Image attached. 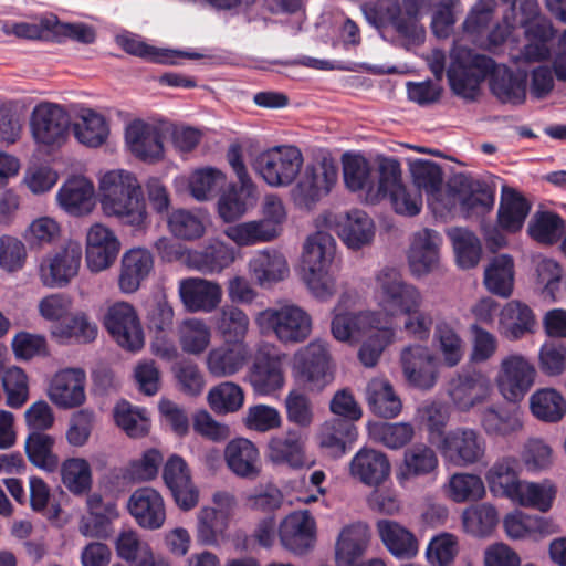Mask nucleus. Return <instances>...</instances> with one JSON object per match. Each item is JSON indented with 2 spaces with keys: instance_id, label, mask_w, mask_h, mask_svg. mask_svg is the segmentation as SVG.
<instances>
[{
  "instance_id": "f257e3e1",
  "label": "nucleus",
  "mask_w": 566,
  "mask_h": 566,
  "mask_svg": "<svg viewBox=\"0 0 566 566\" xmlns=\"http://www.w3.org/2000/svg\"><path fill=\"white\" fill-rule=\"evenodd\" d=\"M490 75L491 92L502 103L520 105L526 98V78L515 74L503 64H495L491 57L478 54L464 46H455L447 71L453 93L467 101H474L481 83Z\"/></svg>"
},
{
  "instance_id": "f03ea898",
  "label": "nucleus",
  "mask_w": 566,
  "mask_h": 566,
  "mask_svg": "<svg viewBox=\"0 0 566 566\" xmlns=\"http://www.w3.org/2000/svg\"><path fill=\"white\" fill-rule=\"evenodd\" d=\"M332 334L343 343L355 344L363 337L358 357L366 367H374L384 349L394 340L395 331L390 321L381 313L363 311L357 314L338 313L333 314Z\"/></svg>"
},
{
  "instance_id": "7ed1b4c3",
  "label": "nucleus",
  "mask_w": 566,
  "mask_h": 566,
  "mask_svg": "<svg viewBox=\"0 0 566 566\" xmlns=\"http://www.w3.org/2000/svg\"><path fill=\"white\" fill-rule=\"evenodd\" d=\"M103 212L120 223L142 229L147 221L146 202L136 176L124 169L105 172L99 179Z\"/></svg>"
},
{
  "instance_id": "20e7f679",
  "label": "nucleus",
  "mask_w": 566,
  "mask_h": 566,
  "mask_svg": "<svg viewBox=\"0 0 566 566\" xmlns=\"http://www.w3.org/2000/svg\"><path fill=\"white\" fill-rule=\"evenodd\" d=\"M375 298L388 321L397 315H408L405 329L418 339L429 336L432 318L426 313H418L421 296L415 285H378Z\"/></svg>"
},
{
  "instance_id": "39448f33",
  "label": "nucleus",
  "mask_w": 566,
  "mask_h": 566,
  "mask_svg": "<svg viewBox=\"0 0 566 566\" xmlns=\"http://www.w3.org/2000/svg\"><path fill=\"white\" fill-rule=\"evenodd\" d=\"M304 164L302 151L292 145H279L259 153L253 169L270 187H289L301 172Z\"/></svg>"
},
{
  "instance_id": "423d86ee",
  "label": "nucleus",
  "mask_w": 566,
  "mask_h": 566,
  "mask_svg": "<svg viewBox=\"0 0 566 566\" xmlns=\"http://www.w3.org/2000/svg\"><path fill=\"white\" fill-rule=\"evenodd\" d=\"M255 322L263 334H274L284 345L302 343L312 332L311 315L293 304L266 308Z\"/></svg>"
},
{
  "instance_id": "0eeeda50",
  "label": "nucleus",
  "mask_w": 566,
  "mask_h": 566,
  "mask_svg": "<svg viewBox=\"0 0 566 566\" xmlns=\"http://www.w3.org/2000/svg\"><path fill=\"white\" fill-rule=\"evenodd\" d=\"M396 158L387 157L379 161L375 171L370 161L363 155L345 154L343 156V175L346 187L358 195L366 203L376 205L380 202V195L384 179V168L395 165Z\"/></svg>"
},
{
  "instance_id": "6e6552de",
  "label": "nucleus",
  "mask_w": 566,
  "mask_h": 566,
  "mask_svg": "<svg viewBox=\"0 0 566 566\" xmlns=\"http://www.w3.org/2000/svg\"><path fill=\"white\" fill-rule=\"evenodd\" d=\"M30 129L36 146L45 151L60 148L69 136L70 116L54 103L38 104L30 116Z\"/></svg>"
},
{
  "instance_id": "1a4fd4ad",
  "label": "nucleus",
  "mask_w": 566,
  "mask_h": 566,
  "mask_svg": "<svg viewBox=\"0 0 566 566\" xmlns=\"http://www.w3.org/2000/svg\"><path fill=\"white\" fill-rule=\"evenodd\" d=\"M536 374L535 365L530 358L512 353L501 359L495 384L506 401L518 402L533 387Z\"/></svg>"
},
{
  "instance_id": "9d476101",
  "label": "nucleus",
  "mask_w": 566,
  "mask_h": 566,
  "mask_svg": "<svg viewBox=\"0 0 566 566\" xmlns=\"http://www.w3.org/2000/svg\"><path fill=\"white\" fill-rule=\"evenodd\" d=\"M437 448L446 462L457 467H471L483 461L486 441L472 428H455L443 434Z\"/></svg>"
},
{
  "instance_id": "9b49d317",
  "label": "nucleus",
  "mask_w": 566,
  "mask_h": 566,
  "mask_svg": "<svg viewBox=\"0 0 566 566\" xmlns=\"http://www.w3.org/2000/svg\"><path fill=\"white\" fill-rule=\"evenodd\" d=\"M335 249V240L327 232L317 231L306 239L302 255L305 283H327L333 272Z\"/></svg>"
},
{
  "instance_id": "f8f14e48",
  "label": "nucleus",
  "mask_w": 566,
  "mask_h": 566,
  "mask_svg": "<svg viewBox=\"0 0 566 566\" xmlns=\"http://www.w3.org/2000/svg\"><path fill=\"white\" fill-rule=\"evenodd\" d=\"M412 182L419 192L427 195L428 205L434 214L440 217L451 212L454 200L444 202L446 192L442 191L443 172L439 164L428 159L409 161Z\"/></svg>"
},
{
  "instance_id": "ddd939ff",
  "label": "nucleus",
  "mask_w": 566,
  "mask_h": 566,
  "mask_svg": "<svg viewBox=\"0 0 566 566\" xmlns=\"http://www.w3.org/2000/svg\"><path fill=\"white\" fill-rule=\"evenodd\" d=\"M338 179V168L333 163L323 161L307 165L302 179L293 191L297 206L311 209L324 196L328 195Z\"/></svg>"
},
{
  "instance_id": "4468645a",
  "label": "nucleus",
  "mask_w": 566,
  "mask_h": 566,
  "mask_svg": "<svg viewBox=\"0 0 566 566\" xmlns=\"http://www.w3.org/2000/svg\"><path fill=\"white\" fill-rule=\"evenodd\" d=\"M104 325L122 348L138 352L144 346L143 328L135 310L128 303L119 302L111 306Z\"/></svg>"
},
{
  "instance_id": "2eb2a0df",
  "label": "nucleus",
  "mask_w": 566,
  "mask_h": 566,
  "mask_svg": "<svg viewBox=\"0 0 566 566\" xmlns=\"http://www.w3.org/2000/svg\"><path fill=\"white\" fill-rule=\"evenodd\" d=\"M82 253L80 242L69 241L59 251L44 255L39 263L42 283H70L78 274Z\"/></svg>"
},
{
  "instance_id": "dca6fc26",
  "label": "nucleus",
  "mask_w": 566,
  "mask_h": 566,
  "mask_svg": "<svg viewBox=\"0 0 566 566\" xmlns=\"http://www.w3.org/2000/svg\"><path fill=\"white\" fill-rule=\"evenodd\" d=\"M384 170L380 202L389 199L394 211L401 216L419 214L422 208V196L419 191L416 192L406 187L400 163L396 160L394 166H385Z\"/></svg>"
},
{
  "instance_id": "f3484780",
  "label": "nucleus",
  "mask_w": 566,
  "mask_h": 566,
  "mask_svg": "<svg viewBox=\"0 0 566 566\" xmlns=\"http://www.w3.org/2000/svg\"><path fill=\"white\" fill-rule=\"evenodd\" d=\"M294 369L305 381L325 387L332 380L327 344L316 339L300 349L294 356Z\"/></svg>"
},
{
  "instance_id": "a211bd4d",
  "label": "nucleus",
  "mask_w": 566,
  "mask_h": 566,
  "mask_svg": "<svg viewBox=\"0 0 566 566\" xmlns=\"http://www.w3.org/2000/svg\"><path fill=\"white\" fill-rule=\"evenodd\" d=\"M453 200L454 207L459 203L465 217L484 214L494 206V196L486 187L463 176L446 191L444 202Z\"/></svg>"
},
{
  "instance_id": "6ab92c4d",
  "label": "nucleus",
  "mask_w": 566,
  "mask_h": 566,
  "mask_svg": "<svg viewBox=\"0 0 566 566\" xmlns=\"http://www.w3.org/2000/svg\"><path fill=\"white\" fill-rule=\"evenodd\" d=\"M86 374L82 368H64L56 371L49 384L50 400L62 409H72L84 403Z\"/></svg>"
},
{
  "instance_id": "aec40b11",
  "label": "nucleus",
  "mask_w": 566,
  "mask_h": 566,
  "mask_svg": "<svg viewBox=\"0 0 566 566\" xmlns=\"http://www.w3.org/2000/svg\"><path fill=\"white\" fill-rule=\"evenodd\" d=\"M279 538L284 548L301 555L314 546L316 523L308 511L289 514L279 526Z\"/></svg>"
},
{
  "instance_id": "412c9836",
  "label": "nucleus",
  "mask_w": 566,
  "mask_h": 566,
  "mask_svg": "<svg viewBox=\"0 0 566 566\" xmlns=\"http://www.w3.org/2000/svg\"><path fill=\"white\" fill-rule=\"evenodd\" d=\"M442 237L432 229H423L413 237L409 251V266L412 274L421 276L440 271V247Z\"/></svg>"
},
{
  "instance_id": "4be33fe9",
  "label": "nucleus",
  "mask_w": 566,
  "mask_h": 566,
  "mask_svg": "<svg viewBox=\"0 0 566 566\" xmlns=\"http://www.w3.org/2000/svg\"><path fill=\"white\" fill-rule=\"evenodd\" d=\"M401 364L407 381L420 389H430L437 382L438 361L427 346L406 347L401 353Z\"/></svg>"
},
{
  "instance_id": "5701e85b",
  "label": "nucleus",
  "mask_w": 566,
  "mask_h": 566,
  "mask_svg": "<svg viewBox=\"0 0 566 566\" xmlns=\"http://www.w3.org/2000/svg\"><path fill=\"white\" fill-rule=\"evenodd\" d=\"M438 468L439 459L436 451L424 443H416L406 449L396 479L402 488H408L418 479L434 478Z\"/></svg>"
},
{
  "instance_id": "b1692460",
  "label": "nucleus",
  "mask_w": 566,
  "mask_h": 566,
  "mask_svg": "<svg viewBox=\"0 0 566 566\" xmlns=\"http://www.w3.org/2000/svg\"><path fill=\"white\" fill-rule=\"evenodd\" d=\"M283 356L260 350L250 368L248 378L254 391L269 396L284 387Z\"/></svg>"
},
{
  "instance_id": "393cba45",
  "label": "nucleus",
  "mask_w": 566,
  "mask_h": 566,
  "mask_svg": "<svg viewBox=\"0 0 566 566\" xmlns=\"http://www.w3.org/2000/svg\"><path fill=\"white\" fill-rule=\"evenodd\" d=\"M120 242L113 230L102 223L93 224L86 233V263L91 271L107 269L117 258Z\"/></svg>"
},
{
  "instance_id": "a878e982",
  "label": "nucleus",
  "mask_w": 566,
  "mask_h": 566,
  "mask_svg": "<svg viewBox=\"0 0 566 566\" xmlns=\"http://www.w3.org/2000/svg\"><path fill=\"white\" fill-rule=\"evenodd\" d=\"M128 512L145 530H158L166 521V506L161 494L153 488L135 490L128 500Z\"/></svg>"
},
{
  "instance_id": "bb28decb",
  "label": "nucleus",
  "mask_w": 566,
  "mask_h": 566,
  "mask_svg": "<svg viewBox=\"0 0 566 566\" xmlns=\"http://www.w3.org/2000/svg\"><path fill=\"white\" fill-rule=\"evenodd\" d=\"M491 381L481 371L461 374L453 378L449 386L450 399L461 411H469L482 403L491 395Z\"/></svg>"
},
{
  "instance_id": "cd10ccee",
  "label": "nucleus",
  "mask_w": 566,
  "mask_h": 566,
  "mask_svg": "<svg viewBox=\"0 0 566 566\" xmlns=\"http://www.w3.org/2000/svg\"><path fill=\"white\" fill-rule=\"evenodd\" d=\"M268 459L276 465H286L291 469L311 467L305 451V440L296 430H287L283 436H275L268 443Z\"/></svg>"
},
{
  "instance_id": "c85d7f7f",
  "label": "nucleus",
  "mask_w": 566,
  "mask_h": 566,
  "mask_svg": "<svg viewBox=\"0 0 566 566\" xmlns=\"http://www.w3.org/2000/svg\"><path fill=\"white\" fill-rule=\"evenodd\" d=\"M256 200L258 191L253 181L231 182L219 196L218 213L223 221L232 222L254 207Z\"/></svg>"
},
{
  "instance_id": "c756f323",
  "label": "nucleus",
  "mask_w": 566,
  "mask_h": 566,
  "mask_svg": "<svg viewBox=\"0 0 566 566\" xmlns=\"http://www.w3.org/2000/svg\"><path fill=\"white\" fill-rule=\"evenodd\" d=\"M250 355L251 353L245 342L227 340L208 353L207 368L214 377H229L245 366Z\"/></svg>"
},
{
  "instance_id": "7c9ffc66",
  "label": "nucleus",
  "mask_w": 566,
  "mask_h": 566,
  "mask_svg": "<svg viewBox=\"0 0 566 566\" xmlns=\"http://www.w3.org/2000/svg\"><path fill=\"white\" fill-rule=\"evenodd\" d=\"M387 455L378 450L363 448L350 461V474L368 486H378L390 474Z\"/></svg>"
},
{
  "instance_id": "2f4dec72",
  "label": "nucleus",
  "mask_w": 566,
  "mask_h": 566,
  "mask_svg": "<svg viewBox=\"0 0 566 566\" xmlns=\"http://www.w3.org/2000/svg\"><path fill=\"white\" fill-rule=\"evenodd\" d=\"M370 541V531L364 523L343 527L335 545V559L338 566H355L365 555Z\"/></svg>"
},
{
  "instance_id": "473e14b6",
  "label": "nucleus",
  "mask_w": 566,
  "mask_h": 566,
  "mask_svg": "<svg viewBox=\"0 0 566 566\" xmlns=\"http://www.w3.org/2000/svg\"><path fill=\"white\" fill-rule=\"evenodd\" d=\"M125 142L129 150L144 160L158 159L163 155V143L158 128L142 119L129 123L125 129Z\"/></svg>"
},
{
  "instance_id": "72a5a7b5",
  "label": "nucleus",
  "mask_w": 566,
  "mask_h": 566,
  "mask_svg": "<svg viewBox=\"0 0 566 566\" xmlns=\"http://www.w3.org/2000/svg\"><path fill=\"white\" fill-rule=\"evenodd\" d=\"M379 537L388 552L397 559H412L419 553L416 535L406 526L392 520L377 522Z\"/></svg>"
},
{
  "instance_id": "f704fd0d",
  "label": "nucleus",
  "mask_w": 566,
  "mask_h": 566,
  "mask_svg": "<svg viewBox=\"0 0 566 566\" xmlns=\"http://www.w3.org/2000/svg\"><path fill=\"white\" fill-rule=\"evenodd\" d=\"M234 261V250L228 244L214 240L202 250H190L185 262L188 268L205 274L219 273Z\"/></svg>"
},
{
  "instance_id": "c9c22d12",
  "label": "nucleus",
  "mask_w": 566,
  "mask_h": 566,
  "mask_svg": "<svg viewBox=\"0 0 566 566\" xmlns=\"http://www.w3.org/2000/svg\"><path fill=\"white\" fill-rule=\"evenodd\" d=\"M175 184L177 187L186 186L195 200L209 201L226 184V175L216 167L207 166L192 170L188 176L176 178Z\"/></svg>"
},
{
  "instance_id": "e433bc0d",
  "label": "nucleus",
  "mask_w": 566,
  "mask_h": 566,
  "mask_svg": "<svg viewBox=\"0 0 566 566\" xmlns=\"http://www.w3.org/2000/svg\"><path fill=\"white\" fill-rule=\"evenodd\" d=\"M229 469L241 478H255L260 472V453L258 448L245 438L231 440L224 450Z\"/></svg>"
},
{
  "instance_id": "4c0bfd02",
  "label": "nucleus",
  "mask_w": 566,
  "mask_h": 566,
  "mask_svg": "<svg viewBox=\"0 0 566 566\" xmlns=\"http://www.w3.org/2000/svg\"><path fill=\"white\" fill-rule=\"evenodd\" d=\"M56 197L67 213L84 214L93 208L94 185L85 177H73L62 185Z\"/></svg>"
},
{
  "instance_id": "58836bf2",
  "label": "nucleus",
  "mask_w": 566,
  "mask_h": 566,
  "mask_svg": "<svg viewBox=\"0 0 566 566\" xmlns=\"http://www.w3.org/2000/svg\"><path fill=\"white\" fill-rule=\"evenodd\" d=\"M380 11L384 6H379ZM389 23L395 31L409 45H420L424 42L426 30L419 22L418 15H408L401 12L399 3L392 2L387 6L385 12H381L378 20L375 19V24Z\"/></svg>"
},
{
  "instance_id": "ea45409f",
  "label": "nucleus",
  "mask_w": 566,
  "mask_h": 566,
  "mask_svg": "<svg viewBox=\"0 0 566 566\" xmlns=\"http://www.w3.org/2000/svg\"><path fill=\"white\" fill-rule=\"evenodd\" d=\"M557 489L551 480L539 482L522 480L510 501L523 507L548 512L553 506Z\"/></svg>"
},
{
  "instance_id": "a19ab883",
  "label": "nucleus",
  "mask_w": 566,
  "mask_h": 566,
  "mask_svg": "<svg viewBox=\"0 0 566 566\" xmlns=\"http://www.w3.org/2000/svg\"><path fill=\"white\" fill-rule=\"evenodd\" d=\"M520 472V460L514 455H503L488 470L485 479L494 494H500L510 500L522 481Z\"/></svg>"
},
{
  "instance_id": "79ce46f5",
  "label": "nucleus",
  "mask_w": 566,
  "mask_h": 566,
  "mask_svg": "<svg viewBox=\"0 0 566 566\" xmlns=\"http://www.w3.org/2000/svg\"><path fill=\"white\" fill-rule=\"evenodd\" d=\"M356 439L355 426L345 419L325 421L318 433V444L332 458H340Z\"/></svg>"
},
{
  "instance_id": "37998d69",
  "label": "nucleus",
  "mask_w": 566,
  "mask_h": 566,
  "mask_svg": "<svg viewBox=\"0 0 566 566\" xmlns=\"http://www.w3.org/2000/svg\"><path fill=\"white\" fill-rule=\"evenodd\" d=\"M249 271L258 283H279L285 281L290 274L284 255L268 249L256 252L250 259Z\"/></svg>"
},
{
  "instance_id": "c03bdc74",
  "label": "nucleus",
  "mask_w": 566,
  "mask_h": 566,
  "mask_svg": "<svg viewBox=\"0 0 566 566\" xmlns=\"http://www.w3.org/2000/svg\"><path fill=\"white\" fill-rule=\"evenodd\" d=\"M374 234V221L363 210L353 209L338 221V235L348 248H361L373 240Z\"/></svg>"
},
{
  "instance_id": "a18cd8bd",
  "label": "nucleus",
  "mask_w": 566,
  "mask_h": 566,
  "mask_svg": "<svg viewBox=\"0 0 566 566\" xmlns=\"http://www.w3.org/2000/svg\"><path fill=\"white\" fill-rule=\"evenodd\" d=\"M534 324L532 310L521 302H509L501 311L499 328L510 340H517L532 332Z\"/></svg>"
},
{
  "instance_id": "49530a36",
  "label": "nucleus",
  "mask_w": 566,
  "mask_h": 566,
  "mask_svg": "<svg viewBox=\"0 0 566 566\" xmlns=\"http://www.w3.org/2000/svg\"><path fill=\"white\" fill-rule=\"evenodd\" d=\"M366 397L370 409L379 417L391 419L402 409L399 396L391 384L384 378H375L368 382Z\"/></svg>"
},
{
  "instance_id": "de8ad7c7",
  "label": "nucleus",
  "mask_w": 566,
  "mask_h": 566,
  "mask_svg": "<svg viewBox=\"0 0 566 566\" xmlns=\"http://www.w3.org/2000/svg\"><path fill=\"white\" fill-rule=\"evenodd\" d=\"M527 43L521 51V55L526 62L547 61L551 55L549 42L555 35V30L547 19H542L526 27L524 31Z\"/></svg>"
},
{
  "instance_id": "09e8293b",
  "label": "nucleus",
  "mask_w": 566,
  "mask_h": 566,
  "mask_svg": "<svg viewBox=\"0 0 566 566\" xmlns=\"http://www.w3.org/2000/svg\"><path fill=\"white\" fill-rule=\"evenodd\" d=\"M566 232V221L556 212L536 211L527 226L528 235L543 245H554Z\"/></svg>"
},
{
  "instance_id": "8fccbe9b",
  "label": "nucleus",
  "mask_w": 566,
  "mask_h": 566,
  "mask_svg": "<svg viewBox=\"0 0 566 566\" xmlns=\"http://www.w3.org/2000/svg\"><path fill=\"white\" fill-rule=\"evenodd\" d=\"M481 426L490 437H509L523 427L517 410H511L503 406H490L481 413Z\"/></svg>"
},
{
  "instance_id": "3c124183",
  "label": "nucleus",
  "mask_w": 566,
  "mask_h": 566,
  "mask_svg": "<svg viewBox=\"0 0 566 566\" xmlns=\"http://www.w3.org/2000/svg\"><path fill=\"white\" fill-rule=\"evenodd\" d=\"M531 210L528 201L515 190L504 191L502 195L497 222L501 229L515 233L520 231Z\"/></svg>"
},
{
  "instance_id": "603ef678",
  "label": "nucleus",
  "mask_w": 566,
  "mask_h": 566,
  "mask_svg": "<svg viewBox=\"0 0 566 566\" xmlns=\"http://www.w3.org/2000/svg\"><path fill=\"white\" fill-rule=\"evenodd\" d=\"M532 415L541 421L555 423L566 413V400L553 388L537 389L530 398Z\"/></svg>"
},
{
  "instance_id": "864d4df0",
  "label": "nucleus",
  "mask_w": 566,
  "mask_h": 566,
  "mask_svg": "<svg viewBox=\"0 0 566 566\" xmlns=\"http://www.w3.org/2000/svg\"><path fill=\"white\" fill-rule=\"evenodd\" d=\"M154 271V256L145 248L127 250L120 260L118 283H142L149 279Z\"/></svg>"
},
{
  "instance_id": "5fc2aeb1",
  "label": "nucleus",
  "mask_w": 566,
  "mask_h": 566,
  "mask_svg": "<svg viewBox=\"0 0 566 566\" xmlns=\"http://www.w3.org/2000/svg\"><path fill=\"white\" fill-rule=\"evenodd\" d=\"M74 135L82 145L97 148L107 140L109 127L102 114L93 109H84L81 122L74 126Z\"/></svg>"
},
{
  "instance_id": "6e6d98bb",
  "label": "nucleus",
  "mask_w": 566,
  "mask_h": 566,
  "mask_svg": "<svg viewBox=\"0 0 566 566\" xmlns=\"http://www.w3.org/2000/svg\"><path fill=\"white\" fill-rule=\"evenodd\" d=\"M52 335L60 343L86 344L97 336V326L91 322L84 313H76L64 322L55 325Z\"/></svg>"
},
{
  "instance_id": "4d7b16f0",
  "label": "nucleus",
  "mask_w": 566,
  "mask_h": 566,
  "mask_svg": "<svg viewBox=\"0 0 566 566\" xmlns=\"http://www.w3.org/2000/svg\"><path fill=\"white\" fill-rule=\"evenodd\" d=\"M370 438L388 449L398 450L409 443L413 436V426L408 422H373L368 424Z\"/></svg>"
},
{
  "instance_id": "13d9d810",
  "label": "nucleus",
  "mask_w": 566,
  "mask_h": 566,
  "mask_svg": "<svg viewBox=\"0 0 566 566\" xmlns=\"http://www.w3.org/2000/svg\"><path fill=\"white\" fill-rule=\"evenodd\" d=\"M179 295L189 312L213 311L221 301L220 285H179Z\"/></svg>"
},
{
  "instance_id": "bf43d9fd",
  "label": "nucleus",
  "mask_w": 566,
  "mask_h": 566,
  "mask_svg": "<svg viewBox=\"0 0 566 566\" xmlns=\"http://www.w3.org/2000/svg\"><path fill=\"white\" fill-rule=\"evenodd\" d=\"M460 268H474L482 255V245L479 238L463 228H455L448 232Z\"/></svg>"
},
{
  "instance_id": "052dcab7",
  "label": "nucleus",
  "mask_w": 566,
  "mask_h": 566,
  "mask_svg": "<svg viewBox=\"0 0 566 566\" xmlns=\"http://www.w3.org/2000/svg\"><path fill=\"white\" fill-rule=\"evenodd\" d=\"M433 340L443 364L455 367L464 356V342L458 332L447 323H440L434 331Z\"/></svg>"
},
{
  "instance_id": "680f3d73",
  "label": "nucleus",
  "mask_w": 566,
  "mask_h": 566,
  "mask_svg": "<svg viewBox=\"0 0 566 566\" xmlns=\"http://www.w3.org/2000/svg\"><path fill=\"white\" fill-rule=\"evenodd\" d=\"M447 494L455 503L479 501L485 495V485L480 475L454 473L448 481Z\"/></svg>"
},
{
  "instance_id": "e2e57ef3",
  "label": "nucleus",
  "mask_w": 566,
  "mask_h": 566,
  "mask_svg": "<svg viewBox=\"0 0 566 566\" xmlns=\"http://www.w3.org/2000/svg\"><path fill=\"white\" fill-rule=\"evenodd\" d=\"M116 424L130 438L145 436L149 430V417L144 408L134 407L128 401H119L114 408Z\"/></svg>"
},
{
  "instance_id": "0e129e2a",
  "label": "nucleus",
  "mask_w": 566,
  "mask_h": 566,
  "mask_svg": "<svg viewBox=\"0 0 566 566\" xmlns=\"http://www.w3.org/2000/svg\"><path fill=\"white\" fill-rule=\"evenodd\" d=\"M520 462L528 473L545 472L553 465V449L542 438H530L523 444Z\"/></svg>"
},
{
  "instance_id": "69168bd1",
  "label": "nucleus",
  "mask_w": 566,
  "mask_h": 566,
  "mask_svg": "<svg viewBox=\"0 0 566 566\" xmlns=\"http://www.w3.org/2000/svg\"><path fill=\"white\" fill-rule=\"evenodd\" d=\"M503 526L511 539H526L541 535L545 531L546 522L542 516L515 510L504 517Z\"/></svg>"
},
{
  "instance_id": "338daca9",
  "label": "nucleus",
  "mask_w": 566,
  "mask_h": 566,
  "mask_svg": "<svg viewBox=\"0 0 566 566\" xmlns=\"http://www.w3.org/2000/svg\"><path fill=\"white\" fill-rule=\"evenodd\" d=\"M229 522L220 517L210 506H203L197 514L196 537L202 545H218L224 538Z\"/></svg>"
},
{
  "instance_id": "774afa93",
  "label": "nucleus",
  "mask_w": 566,
  "mask_h": 566,
  "mask_svg": "<svg viewBox=\"0 0 566 566\" xmlns=\"http://www.w3.org/2000/svg\"><path fill=\"white\" fill-rule=\"evenodd\" d=\"M208 402L217 413L235 412L244 403V392L238 384L223 381L209 390Z\"/></svg>"
}]
</instances>
